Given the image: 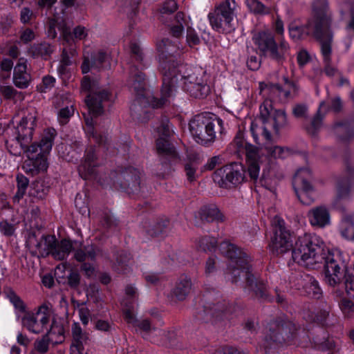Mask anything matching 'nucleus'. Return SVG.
I'll return each mask as SVG.
<instances>
[{
  "instance_id": "obj_24",
  "label": "nucleus",
  "mask_w": 354,
  "mask_h": 354,
  "mask_svg": "<svg viewBox=\"0 0 354 354\" xmlns=\"http://www.w3.org/2000/svg\"><path fill=\"white\" fill-rule=\"evenodd\" d=\"M169 33L174 38V39L169 38H164L161 40L160 43L157 44V49L159 52L158 46L163 44V41L165 39L170 40L173 42H176L179 44V50L178 51V57L180 55V50L182 48V45L179 41L180 38L182 37L183 34L184 32L185 28L188 26V24L187 22L186 19L185 18V14L182 12H178L176 13L174 22L169 25Z\"/></svg>"
},
{
  "instance_id": "obj_38",
  "label": "nucleus",
  "mask_w": 354,
  "mask_h": 354,
  "mask_svg": "<svg viewBox=\"0 0 354 354\" xmlns=\"http://www.w3.org/2000/svg\"><path fill=\"white\" fill-rule=\"evenodd\" d=\"M339 139L346 141L354 138V120L336 123L333 128Z\"/></svg>"
},
{
  "instance_id": "obj_60",
  "label": "nucleus",
  "mask_w": 354,
  "mask_h": 354,
  "mask_svg": "<svg viewBox=\"0 0 354 354\" xmlns=\"http://www.w3.org/2000/svg\"><path fill=\"white\" fill-rule=\"evenodd\" d=\"M75 306L78 308L79 316L82 323L84 326H87L90 318V310L86 306V304L84 302H77Z\"/></svg>"
},
{
  "instance_id": "obj_9",
  "label": "nucleus",
  "mask_w": 354,
  "mask_h": 354,
  "mask_svg": "<svg viewBox=\"0 0 354 354\" xmlns=\"http://www.w3.org/2000/svg\"><path fill=\"white\" fill-rule=\"evenodd\" d=\"M236 7L234 0H225L215 6L207 15L212 28L218 33H232L236 28Z\"/></svg>"
},
{
  "instance_id": "obj_27",
  "label": "nucleus",
  "mask_w": 354,
  "mask_h": 354,
  "mask_svg": "<svg viewBox=\"0 0 354 354\" xmlns=\"http://www.w3.org/2000/svg\"><path fill=\"white\" fill-rule=\"evenodd\" d=\"M48 167L47 154H38L37 156H30L26 160L22 169L27 174L35 176L41 171H46Z\"/></svg>"
},
{
  "instance_id": "obj_6",
  "label": "nucleus",
  "mask_w": 354,
  "mask_h": 354,
  "mask_svg": "<svg viewBox=\"0 0 354 354\" xmlns=\"http://www.w3.org/2000/svg\"><path fill=\"white\" fill-rule=\"evenodd\" d=\"M327 248L322 239L315 234L306 233L296 239L292 250V261L301 266L314 268L322 263Z\"/></svg>"
},
{
  "instance_id": "obj_33",
  "label": "nucleus",
  "mask_w": 354,
  "mask_h": 354,
  "mask_svg": "<svg viewBox=\"0 0 354 354\" xmlns=\"http://www.w3.org/2000/svg\"><path fill=\"white\" fill-rule=\"evenodd\" d=\"M192 288L191 278L187 275H181L177 281L171 295L179 301H183L189 295Z\"/></svg>"
},
{
  "instance_id": "obj_37",
  "label": "nucleus",
  "mask_w": 354,
  "mask_h": 354,
  "mask_svg": "<svg viewBox=\"0 0 354 354\" xmlns=\"http://www.w3.org/2000/svg\"><path fill=\"white\" fill-rule=\"evenodd\" d=\"M351 198V189L348 185L344 186L338 183L337 186V195L333 201V205L337 210L345 213L346 210L344 202L348 201Z\"/></svg>"
},
{
  "instance_id": "obj_40",
  "label": "nucleus",
  "mask_w": 354,
  "mask_h": 354,
  "mask_svg": "<svg viewBox=\"0 0 354 354\" xmlns=\"http://www.w3.org/2000/svg\"><path fill=\"white\" fill-rule=\"evenodd\" d=\"M339 232L344 239L354 242V214H346L342 216L339 226Z\"/></svg>"
},
{
  "instance_id": "obj_54",
  "label": "nucleus",
  "mask_w": 354,
  "mask_h": 354,
  "mask_svg": "<svg viewBox=\"0 0 354 354\" xmlns=\"http://www.w3.org/2000/svg\"><path fill=\"white\" fill-rule=\"evenodd\" d=\"M7 298L14 306L15 308L20 313L26 311V306L22 299L12 290L7 292Z\"/></svg>"
},
{
  "instance_id": "obj_16",
  "label": "nucleus",
  "mask_w": 354,
  "mask_h": 354,
  "mask_svg": "<svg viewBox=\"0 0 354 354\" xmlns=\"http://www.w3.org/2000/svg\"><path fill=\"white\" fill-rule=\"evenodd\" d=\"M53 313V305L50 302H44L37 308L35 313H26L21 318V324L32 333H41L47 329Z\"/></svg>"
},
{
  "instance_id": "obj_25",
  "label": "nucleus",
  "mask_w": 354,
  "mask_h": 354,
  "mask_svg": "<svg viewBox=\"0 0 354 354\" xmlns=\"http://www.w3.org/2000/svg\"><path fill=\"white\" fill-rule=\"evenodd\" d=\"M71 333L73 341L70 348L71 354H84V345L89 340L88 333L83 330L77 322L72 324Z\"/></svg>"
},
{
  "instance_id": "obj_50",
  "label": "nucleus",
  "mask_w": 354,
  "mask_h": 354,
  "mask_svg": "<svg viewBox=\"0 0 354 354\" xmlns=\"http://www.w3.org/2000/svg\"><path fill=\"white\" fill-rule=\"evenodd\" d=\"M274 124L273 128L276 133H279V130L288 124L287 115L284 110H275L273 115Z\"/></svg>"
},
{
  "instance_id": "obj_23",
  "label": "nucleus",
  "mask_w": 354,
  "mask_h": 354,
  "mask_svg": "<svg viewBox=\"0 0 354 354\" xmlns=\"http://www.w3.org/2000/svg\"><path fill=\"white\" fill-rule=\"evenodd\" d=\"M77 244V241H74L73 257L78 262L86 263V261H95L97 256L108 258L106 253L104 252L101 248L93 244H88L76 249L75 248Z\"/></svg>"
},
{
  "instance_id": "obj_31",
  "label": "nucleus",
  "mask_w": 354,
  "mask_h": 354,
  "mask_svg": "<svg viewBox=\"0 0 354 354\" xmlns=\"http://www.w3.org/2000/svg\"><path fill=\"white\" fill-rule=\"evenodd\" d=\"M115 261L113 262L112 269L120 274H126L131 270L132 257L131 254L124 250L117 251L114 254Z\"/></svg>"
},
{
  "instance_id": "obj_41",
  "label": "nucleus",
  "mask_w": 354,
  "mask_h": 354,
  "mask_svg": "<svg viewBox=\"0 0 354 354\" xmlns=\"http://www.w3.org/2000/svg\"><path fill=\"white\" fill-rule=\"evenodd\" d=\"M74 243L71 240L64 239L60 241H55V246L53 248L52 256L57 260H64L73 250Z\"/></svg>"
},
{
  "instance_id": "obj_55",
  "label": "nucleus",
  "mask_w": 354,
  "mask_h": 354,
  "mask_svg": "<svg viewBox=\"0 0 354 354\" xmlns=\"http://www.w3.org/2000/svg\"><path fill=\"white\" fill-rule=\"evenodd\" d=\"M52 323L49 329H47L46 333L48 335H57L60 337H64V328L62 324H59L57 322L55 315L53 314L51 315Z\"/></svg>"
},
{
  "instance_id": "obj_32",
  "label": "nucleus",
  "mask_w": 354,
  "mask_h": 354,
  "mask_svg": "<svg viewBox=\"0 0 354 354\" xmlns=\"http://www.w3.org/2000/svg\"><path fill=\"white\" fill-rule=\"evenodd\" d=\"M198 217L203 223H220L224 221V216L216 205L203 206L198 211Z\"/></svg>"
},
{
  "instance_id": "obj_20",
  "label": "nucleus",
  "mask_w": 354,
  "mask_h": 354,
  "mask_svg": "<svg viewBox=\"0 0 354 354\" xmlns=\"http://www.w3.org/2000/svg\"><path fill=\"white\" fill-rule=\"evenodd\" d=\"M56 136V131L54 129H48L44 133L39 142H34L26 148L21 147L27 153V157L37 156L38 154H48L52 149V146Z\"/></svg>"
},
{
  "instance_id": "obj_34",
  "label": "nucleus",
  "mask_w": 354,
  "mask_h": 354,
  "mask_svg": "<svg viewBox=\"0 0 354 354\" xmlns=\"http://www.w3.org/2000/svg\"><path fill=\"white\" fill-rule=\"evenodd\" d=\"M58 30L60 31L59 39L61 41H65L64 35L66 33L72 37L73 43L77 45V41L86 39L88 36V32L85 27L77 26L71 31L69 27H67L65 24H59Z\"/></svg>"
},
{
  "instance_id": "obj_26",
  "label": "nucleus",
  "mask_w": 354,
  "mask_h": 354,
  "mask_svg": "<svg viewBox=\"0 0 354 354\" xmlns=\"http://www.w3.org/2000/svg\"><path fill=\"white\" fill-rule=\"evenodd\" d=\"M307 217L313 227L324 228L330 224V214L325 205L311 208L307 213Z\"/></svg>"
},
{
  "instance_id": "obj_19",
  "label": "nucleus",
  "mask_w": 354,
  "mask_h": 354,
  "mask_svg": "<svg viewBox=\"0 0 354 354\" xmlns=\"http://www.w3.org/2000/svg\"><path fill=\"white\" fill-rule=\"evenodd\" d=\"M313 179L312 173L307 167L299 169L294 176L292 186L297 198L303 204L308 205L312 201L309 195L313 192Z\"/></svg>"
},
{
  "instance_id": "obj_49",
  "label": "nucleus",
  "mask_w": 354,
  "mask_h": 354,
  "mask_svg": "<svg viewBox=\"0 0 354 354\" xmlns=\"http://www.w3.org/2000/svg\"><path fill=\"white\" fill-rule=\"evenodd\" d=\"M250 12L256 15H266L270 12V8L259 0H246Z\"/></svg>"
},
{
  "instance_id": "obj_13",
  "label": "nucleus",
  "mask_w": 354,
  "mask_h": 354,
  "mask_svg": "<svg viewBox=\"0 0 354 354\" xmlns=\"http://www.w3.org/2000/svg\"><path fill=\"white\" fill-rule=\"evenodd\" d=\"M245 172L243 164L233 162L217 169L214 172L213 180L221 188H234L246 180Z\"/></svg>"
},
{
  "instance_id": "obj_15",
  "label": "nucleus",
  "mask_w": 354,
  "mask_h": 354,
  "mask_svg": "<svg viewBox=\"0 0 354 354\" xmlns=\"http://www.w3.org/2000/svg\"><path fill=\"white\" fill-rule=\"evenodd\" d=\"M325 281L330 286L338 284L343 277L346 268V262L343 254L339 250L325 252L323 262Z\"/></svg>"
},
{
  "instance_id": "obj_35",
  "label": "nucleus",
  "mask_w": 354,
  "mask_h": 354,
  "mask_svg": "<svg viewBox=\"0 0 354 354\" xmlns=\"http://www.w3.org/2000/svg\"><path fill=\"white\" fill-rule=\"evenodd\" d=\"M89 110L91 116L84 117L85 122L86 124V133L89 139L93 138V140L99 145L104 146L107 150L109 149L108 138L106 136L97 133L93 127V118L98 116L99 115H94Z\"/></svg>"
},
{
  "instance_id": "obj_51",
  "label": "nucleus",
  "mask_w": 354,
  "mask_h": 354,
  "mask_svg": "<svg viewBox=\"0 0 354 354\" xmlns=\"http://www.w3.org/2000/svg\"><path fill=\"white\" fill-rule=\"evenodd\" d=\"M216 244L217 241L214 237L206 236L199 239L198 249L203 252L214 251Z\"/></svg>"
},
{
  "instance_id": "obj_52",
  "label": "nucleus",
  "mask_w": 354,
  "mask_h": 354,
  "mask_svg": "<svg viewBox=\"0 0 354 354\" xmlns=\"http://www.w3.org/2000/svg\"><path fill=\"white\" fill-rule=\"evenodd\" d=\"M323 104L324 102L320 104L316 115L313 117L311 121L310 127L307 129L308 133L311 134L312 136H315L322 126L323 115H321L320 109Z\"/></svg>"
},
{
  "instance_id": "obj_8",
  "label": "nucleus",
  "mask_w": 354,
  "mask_h": 354,
  "mask_svg": "<svg viewBox=\"0 0 354 354\" xmlns=\"http://www.w3.org/2000/svg\"><path fill=\"white\" fill-rule=\"evenodd\" d=\"M252 41L260 56L268 57L281 65L290 55V46L282 39L278 44L273 33L269 31H260L252 37Z\"/></svg>"
},
{
  "instance_id": "obj_14",
  "label": "nucleus",
  "mask_w": 354,
  "mask_h": 354,
  "mask_svg": "<svg viewBox=\"0 0 354 354\" xmlns=\"http://www.w3.org/2000/svg\"><path fill=\"white\" fill-rule=\"evenodd\" d=\"M272 225L273 236L269 245L272 253L277 256L283 255L290 251L292 253L294 245L292 234L286 227L284 221L279 216H274Z\"/></svg>"
},
{
  "instance_id": "obj_43",
  "label": "nucleus",
  "mask_w": 354,
  "mask_h": 354,
  "mask_svg": "<svg viewBox=\"0 0 354 354\" xmlns=\"http://www.w3.org/2000/svg\"><path fill=\"white\" fill-rule=\"evenodd\" d=\"M56 238L54 235H43L35 247L42 257L51 255L55 246Z\"/></svg>"
},
{
  "instance_id": "obj_44",
  "label": "nucleus",
  "mask_w": 354,
  "mask_h": 354,
  "mask_svg": "<svg viewBox=\"0 0 354 354\" xmlns=\"http://www.w3.org/2000/svg\"><path fill=\"white\" fill-rule=\"evenodd\" d=\"M266 86L270 97L273 99L283 100L291 97V91L286 86L283 88L279 84H269Z\"/></svg>"
},
{
  "instance_id": "obj_5",
  "label": "nucleus",
  "mask_w": 354,
  "mask_h": 354,
  "mask_svg": "<svg viewBox=\"0 0 354 354\" xmlns=\"http://www.w3.org/2000/svg\"><path fill=\"white\" fill-rule=\"evenodd\" d=\"M314 16L306 25L298 26L290 25L289 26L290 37L294 40L304 39L308 35H313L319 42L326 40V35H333L331 30L332 17L328 10V5L325 2L315 3L313 5Z\"/></svg>"
},
{
  "instance_id": "obj_59",
  "label": "nucleus",
  "mask_w": 354,
  "mask_h": 354,
  "mask_svg": "<svg viewBox=\"0 0 354 354\" xmlns=\"http://www.w3.org/2000/svg\"><path fill=\"white\" fill-rule=\"evenodd\" d=\"M186 41L190 47L198 45L201 42L200 37L197 32L189 25L187 27Z\"/></svg>"
},
{
  "instance_id": "obj_58",
  "label": "nucleus",
  "mask_w": 354,
  "mask_h": 354,
  "mask_svg": "<svg viewBox=\"0 0 354 354\" xmlns=\"http://www.w3.org/2000/svg\"><path fill=\"white\" fill-rule=\"evenodd\" d=\"M49 346V335L46 333L41 339H37L35 342V350L41 353L45 354L48 351Z\"/></svg>"
},
{
  "instance_id": "obj_36",
  "label": "nucleus",
  "mask_w": 354,
  "mask_h": 354,
  "mask_svg": "<svg viewBox=\"0 0 354 354\" xmlns=\"http://www.w3.org/2000/svg\"><path fill=\"white\" fill-rule=\"evenodd\" d=\"M66 33L64 35L65 41H62L63 50L62 54L61 63L65 66H70L72 63L71 58L77 55V45H75L72 37Z\"/></svg>"
},
{
  "instance_id": "obj_1",
  "label": "nucleus",
  "mask_w": 354,
  "mask_h": 354,
  "mask_svg": "<svg viewBox=\"0 0 354 354\" xmlns=\"http://www.w3.org/2000/svg\"><path fill=\"white\" fill-rule=\"evenodd\" d=\"M159 69L162 75L161 97L151 96L149 105L153 108L164 106L174 97L179 87L195 98H204L210 92L207 83L206 71L201 68H192L178 59L179 44L165 39L158 46Z\"/></svg>"
},
{
  "instance_id": "obj_63",
  "label": "nucleus",
  "mask_w": 354,
  "mask_h": 354,
  "mask_svg": "<svg viewBox=\"0 0 354 354\" xmlns=\"http://www.w3.org/2000/svg\"><path fill=\"white\" fill-rule=\"evenodd\" d=\"M95 328L104 333H110L113 329V324L103 319H97L95 322Z\"/></svg>"
},
{
  "instance_id": "obj_47",
  "label": "nucleus",
  "mask_w": 354,
  "mask_h": 354,
  "mask_svg": "<svg viewBox=\"0 0 354 354\" xmlns=\"http://www.w3.org/2000/svg\"><path fill=\"white\" fill-rule=\"evenodd\" d=\"M54 46L46 42L35 44L32 47V52L34 56L41 57L47 59L54 52Z\"/></svg>"
},
{
  "instance_id": "obj_4",
  "label": "nucleus",
  "mask_w": 354,
  "mask_h": 354,
  "mask_svg": "<svg viewBox=\"0 0 354 354\" xmlns=\"http://www.w3.org/2000/svg\"><path fill=\"white\" fill-rule=\"evenodd\" d=\"M234 142L239 149L244 148L245 151L248 173L250 178L254 182L259 180L262 186L271 189L277 182L283 178V174L274 165L263 169L261 176L259 178L260 167L267 157L261 153L255 146L245 142L239 136H236Z\"/></svg>"
},
{
  "instance_id": "obj_39",
  "label": "nucleus",
  "mask_w": 354,
  "mask_h": 354,
  "mask_svg": "<svg viewBox=\"0 0 354 354\" xmlns=\"http://www.w3.org/2000/svg\"><path fill=\"white\" fill-rule=\"evenodd\" d=\"M64 107L61 108L58 112V119L62 124H66L69 118L74 113L73 105L71 102H68L66 97L64 96H57L55 98L53 103L57 108L61 106V103L64 105Z\"/></svg>"
},
{
  "instance_id": "obj_28",
  "label": "nucleus",
  "mask_w": 354,
  "mask_h": 354,
  "mask_svg": "<svg viewBox=\"0 0 354 354\" xmlns=\"http://www.w3.org/2000/svg\"><path fill=\"white\" fill-rule=\"evenodd\" d=\"M326 40L322 41V46L320 50L322 55L323 57V62L325 65L324 73L329 77L334 76L337 73V70L336 68L331 66V55H332V42L333 39V35H327Z\"/></svg>"
},
{
  "instance_id": "obj_3",
  "label": "nucleus",
  "mask_w": 354,
  "mask_h": 354,
  "mask_svg": "<svg viewBox=\"0 0 354 354\" xmlns=\"http://www.w3.org/2000/svg\"><path fill=\"white\" fill-rule=\"evenodd\" d=\"M131 52L132 58L138 65L133 64L131 66L127 80L129 87L136 93V97L130 106V111L133 118L142 121L145 118L142 117V114L147 113L146 108L149 106L151 95L145 88V75L138 68V66H142L141 69H142L147 67V64L143 63V53L138 44H131Z\"/></svg>"
},
{
  "instance_id": "obj_22",
  "label": "nucleus",
  "mask_w": 354,
  "mask_h": 354,
  "mask_svg": "<svg viewBox=\"0 0 354 354\" xmlns=\"http://www.w3.org/2000/svg\"><path fill=\"white\" fill-rule=\"evenodd\" d=\"M108 59V55L102 51L86 53L81 66L82 73H87L91 69L101 70L110 68Z\"/></svg>"
},
{
  "instance_id": "obj_46",
  "label": "nucleus",
  "mask_w": 354,
  "mask_h": 354,
  "mask_svg": "<svg viewBox=\"0 0 354 354\" xmlns=\"http://www.w3.org/2000/svg\"><path fill=\"white\" fill-rule=\"evenodd\" d=\"M263 146L268 155L274 159H284L290 153V150L288 148L273 145L272 143H264Z\"/></svg>"
},
{
  "instance_id": "obj_42",
  "label": "nucleus",
  "mask_w": 354,
  "mask_h": 354,
  "mask_svg": "<svg viewBox=\"0 0 354 354\" xmlns=\"http://www.w3.org/2000/svg\"><path fill=\"white\" fill-rule=\"evenodd\" d=\"M303 280L305 282L303 288L306 295L311 298L319 299L322 295V290L315 278L306 274Z\"/></svg>"
},
{
  "instance_id": "obj_12",
  "label": "nucleus",
  "mask_w": 354,
  "mask_h": 354,
  "mask_svg": "<svg viewBox=\"0 0 354 354\" xmlns=\"http://www.w3.org/2000/svg\"><path fill=\"white\" fill-rule=\"evenodd\" d=\"M141 172L136 168L128 167L111 174L113 187L129 195L138 194L142 187Z\"/></svg>"
},
{
  "instance_id": "obj_64",
  "label": "nucleus",
  "mask_w": 354,
  "mask_h": 354,
  "mask_svg": "<svg viewBox=\"0 0 354 354\" xmlns=\"http://www.w3.org/2000/svg\"><path fill=\"white\" fill-rule=\"evenodd\" d=\"M292 114L297 118H307L308 106L304 104H296L292 109Z\"/></svg>"
},
{
  "instance_id": "obj_17",
  "label": "nucleus",
  "mask_w": 354,
  "mask_h": 354,
  "mask_svg": "<svg viewBox=\"0 0 354 354\" xmlns=\"http://www.w3.org/2000/svg\"><path fill=\"white\" fill-rule=\"evenodd\" d=\"M81 88L83 91L88 93L86 97L88 108L94 115H101L104 112L102 103L109 100V93L102 89L98 82L91 80L88 77H83L81 82Z\"/></svg>"
},
{
  "instance_id": "obj_61",
  "label": "nucleus",
  "mask_w": 354,
  "mask_h": 354,
  "mask_svg": "<svg viewBox=\"0 0 354 354\" xmlns=\"http://www.w3.org/2000/svg\"><path fill=\"white\" fill-rule=\"evenodd\" d=\"M178 9V4L174 0H168L165 1L160 8L161 21H163L165 15H171Z\"/></svg>"
},
{
  "instance_id": "obj_62",
  "label": "nucleus",
  "mask_w": 354,
  "mask_h": 354,
  "mask_svg": "<svg viewBox=\"0 0 354 354\" xmlns=\"http://www.w3.org/2000/svg\"><path fill=\"white\" fill-rule=\"evenodd\" d=\"M13 67V62L8 59H3L0 64V68L1 69V80H4L10 77V73Z\"/></svg>"
},
{
  "instance_id": "obj_7",
  "label": "nucleus",
  "mask_w": 354,
  "mask_h": 354,
  "mask_svg": "<svg viewBox=\"0 0 354 354\" xmlns=\"http://www.w3.org/2000/svg\"><path fill=\"white\" fill-rule=\"evenodd\" d=\"M189 129L195 141L202 145H209L222 138L226 132L223 120L207 112L195 115L189 123Z\"/></svg>"
},
{
  "instance_id": "obj_56",
  "label": "nucleus",
  "mask_w": 354,
  "mask_h": 354,
  "mask_svg": "<svg viewBox=\"0 0 354 354\" xmlns=\"http://www.w3.org/2000/svg\"><path fill=\"white\" fill-rule=\"evenodd\" d=\"M157 131L160 135L164 138L169 137L172 134V129L169 119L163 117L160 121V126L157 127Z\"/></svg>"
},
{
  "instance_id": "obj_53",
  "label": "nucleus",
  "mask_w": 354,
  "mask_h": 354,
  "mask_svg": "<svg viewBox=\"0 0 354 354\" xmlns=\"http://www.w3.org/2000/svg\"><path fill=\"white\" fill-rule=\"evenodd\" d=\"M56 79L51 75H46L41 82L37 86V89L41 93H47L52 90L55 85Z\"/></svg>"
},
{
  "instance_id": "obj_2",
  "label": "nucleus",
  "mask_w": 354,
  "mask_h": 354,
  "mask_svg": "<svg viewBox=\"0 0 354 354\" xmlns=\"http://www.w3.org/2000/svg\"><path fill=\"white\" fill-rule=\"evenodd\" d=\"M218 249L221 254L230 259L226 272L228 280L237 283L242 277H245L246 287L257 297L263 301L272 300L268 295L266 283L252 273L250 264L252 259L245 251L228 241L221 243Z\"/></svg>"
},
{
  "instance_id": "obj_45",
  "label": "nucleus",
  "mask_w": 354,
  "mask_h": 354,
  "mask_svg": "<svg viewBox=\"0 0 354 354\" xmlns=\"http://www.w3.org/2000/svg\"><path fill=\"white\" fill-rule=\"evenodd\" d=\"M167 219H159L149 224L146 227V234L151 237H156L165 233L168 227Z\"/></svg>"
},
{
  "instance_id": "obj_18",
  "label": "nucleus",
  "mask_w": 354,
  "mask_h": 354,
  "mask_svg": "<svg viewBox=\"0 0 354 354\" xmlns=\"http://www.w3.org/2000/svg\"><path fill=\"white\" fill-rule=\"evenodd\" d=\"M156 149L161 166L158 175L164 178L174 170V167L180 161V158L176 148L167 138L160 137L156 140Z\"/></svg>"
},
{
  "instance_id": "obj_21",
  "label": "nucleus",
  "mask_w": 354,
  "mask_h": 354,
  "mask_svg": "<svg viewBox=\"0 0 354 354\" xmlns=\"http://www.w3.org/2000/svg\"><path fill=\"white\" fill-rule=\"evenodd\" d=\"M36 126L35 117L31 114L21 118L16 128L17 141L21 147L26 148L32 139L33 132Z\"/></svg>"
},
{
  "instance_id": "obj_57",
  "label": "nucleus",
  "mask_w": 354,
  "mask_h": 354,
  "mask_svg": "<svg viewBox=\"0 0 354 354\" xmlns=\"http://www.w3.org/2000/svg\"><path fill=\"white\" fill-rule=\"evenodd\" d=\"M102 225L108 230H113L118 225V220L111 214L105 213L101 220Z\"/></svg>"
},
{
  "instance_id": "obj_48",
  "label": "nucleus",
  "mask_w": 354,
  "mask_h": 354,
  "mask_svg": "<svg viewBox=\"0 0 354 354\" xmlns=\"http://www.w3.org/2000/svg\"><path fill=\"white\" fill-rule=\"evenodd\" d=\"M17 191L14 196V201L19 202L26 194L27 188L29 185V179L22 174H19L16 176Z\"/></svg>"
},
{
  "instance_id": "obj_10",
  "label": "nucleus",
  "mask_w": 354,
  "mask_h": 354,
  "mask_svg": "<svg viewBox=\"0 0 354 354\" xmlns=\"http://www.w3.org/2000/svg\"><path fill=\"white\" fill-rule=\"evenodd\" d=\"M295 330V325L288 319L279 318L271 321L263 340L265 352L269 353L271 348L291 340Z\"/></svg>"
},
{
  "instance_id": "obj_11",
  "label": "nucleus",
  "mask_w": 354,
  "mask_h": 354,
  "mask_svg": "<svg viewBox=\"0 0 354 354\" xmlns=\"http://www.w3.org/2000/svg\"><path fill=\"white\" fill-rule=\"evenodd\" d=\"M218 292L215 290L205 292L200 301L202 309L196 314L197 319L205 322L214 318L221 317L223 313H232V306L225 299L218 298Z\"/></svg>"
},
{
  "instance_id": "obj_30",
  "label": "nucleus",
  "mask_w": 354,
  "mask_h": 354,
  "mask_svg": "<svg viewBox=\"0 0 354 354\" xmlns=\"http://www.w3.org/2000/svg\"><path fill=\"white\" fill-rule=\"evenodd\" d=\"M96 158L95 147L93 146L88 147L85 151L84 160L78 168L79 174L82 178L86 179L93 174L94 168L97 166L95 163Z\"/></svg>"
},
{
  "instance_id": "obj_29",
  "label": "nucleus",
  "mask_w": 354,
  "mask_h": 354,
  "mask_svg": "<svg viewBox=\"0 0 354 354\" xmlns=\"http://www.w3.org/2000/svg\"><path fill=\"white\" fill-rule=\"evenodd\" d=\"M26 59L21 58L14 68L13 82L17 87L21 89L26 88L31 80L30 75L26 71Z\"/></svg>"
}]
</instances>
